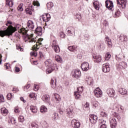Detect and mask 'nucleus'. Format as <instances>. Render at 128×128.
Returning a JSON list of instances; mask_svg holds the SVG:
<instances>
[{"label": "nucleus", "mask_w": 128, "mask_h": 128, "mask_svg": "<svg viewBox=\"0 0 128 128\" xmlns=\"http://www.w3.org/2000/svg\"><path fill=\"white\" fill-rule=\"evenodd\" d=\"M86 80L88 84H90V86H92V82H94V80H92V78L90 76H86Z\"/></svg>", "instance_id": "obj_25"}, {"label": "nucleus", "mask_w": 128, "mask_h": 128, "mask_svg": "<svg viewBox=\"0 0 128 128\" xmlns=\"http://www.w3.org/2000/svg\"><path fill=\"white\" fill-rule=\"evenodd\" d=\"M112 58V56L109 52H107L106 54L105 60H108Z\"/></svg>", "instance_id": "obj_38"}, {"label": "nucleus", "mask_w": 128, "mask_h": 128, "mask_svg": "<svg viewBox=\"0 0 128 128\" xmlns=\"http://www.w3.org/2000/svg\"><path fill=\"white\" fill-rule=\"evenodd\" d=\"M42 126L43 128H48V124L46 122H43V124H42Z\"/></svg>", "instance_id": "obj_49"}, {"label": "nucleus", "mask_w": 128, "mask_h": 128, "mask_svg": "<svg viewBox=\"0 0 128 128\" xmlns=\"http://www.w3.org/2000/svg\"><path fill=\"white\" fill-rule=\"evenodd\" d=\"M68 49L70 52H76L78 50V47L76 46H69L68 48Z\"/></svg>", "instance_id": "obj_23"}, {"label": "nucleus", "mask_w": 128, "mask_h": 128, "mask_svg": "<svg viewBox=\"0 0 128 128\" xmlns=\"http://www.w3.org/2000/svg\"><path fill=\"white\" fill-rule=\"evenodd\" d=\"M106 93L110 98H116V96H116V92L113 88H108L107 89Z\"/></svg>", "instance_id": "obj_5"}, {"label": "nucleus", "mask_w": 128, "mask_h": 128, "mask_svg": "<svg viewBox=\"0 0 128 128\" xmlns=\"http://www.w3.org/2000/svg\"><path fill=\"white\" fill-rule=\"evenodd\" d=\"M118 92L120 94H126V90L124 88H120L118 90Z\"/></svg>", "instance_id": "obj_32"}, {"label": "nucleus", "mask_w": 128, "mask_h": 128, "mask_svg": "<svg viewBox=\"0 0 128 128\" xmlns=\"http://www.w3.org/2000/svg\"><path fill=\"white\" fill-rule=\"evenodd\" d=\"M30 54V56H38V53L36 52H31Z\"/></svg>", "instance_id": "obj_60"}, {"label": "nucleus", "mask_w": 128, "mask_h": 128, "mask_svg": "<svg viewBox=\"0 0 128 128\" xmlns=\"http://www.w3.org/2000/svg\"><path fill=\"white\" fill-rule=\"evenodd\" d=\"M99 48L100 50H104V43H100L99 46Z\"/></svg>", "instance_id": "obj_45"}, {"label": "nucleus", "mask_w": 128, "mask_h": 128, "mask_svg": "<svg viewBox=\"0 0 128 128\" xmlns=\"http://www.w3.org/2000/svg\"><path fill=\"white\" fill-rule=\"evenodd\" d=\"M67 114H68L70 118H72V110L70 109L67 110Z\"/></svg>", "instance_id": "obj_42"}, {"label": "nucleus", "mask_w": 128, "mask_h": 128, "mask_svg": "<svg viewBox=\"0 0 128 128\" xmlns=\"http://www.w3.org/2000/svg\"><path fill=\"white\" fill-rule=\"evenodd\" d=\"M56 62H60V63L62 62V59L60 56H58L56 57Z\"/></svg>", "instance_id": "obj_41"}, {"label": "nucleus", "mask_w": 128, "mask_h": 128, "mask_svg": "<svg viewBox=\"0 0 128 128\" xmlns=\"http://www.w3.org/2000/svg\"><path fill=\"white\" fill-rule=\"evenodd\" d=\"M116 120H118V118L116 117L111 118L110 119V128H116V124H118V122H116Z\"/></svg>", "instance_id": "obj_4"}, {"label": "nucleus", "mask_w": 128, "mask_h": 128, "mask_svg": "<svg viewBox=\"0 0 128 128\" xmlns=\"http://www.w3.org/2000/svg\"><path fill=\"white\" fill-rule=\"evenodd\" d=\"M81 68L84 72H88V70H90V64L85 62L82 64Z\"/></svg>", "instance_id": "obj_7"}, {"label": "nucleus", "mask_w": 128, "mask_h": 128, "mask_svg": "<svg viewBox=\"0 0 128 128\" xmlns=\"http://www.w3.org/2000/svg\"><path fill=\"white\" fill-rule=\"evenodd\" d=\"M94 6L96 10H100V2L96 0L93 2Z\"/></svg>", "instance_id": "obj_27"}, {"label": "nucleus", "mask_w": 128, "mask_h": 128, "mask_svg": "<svg viewBox=\"0 0 128 128\" xmlns=\"http://www.w3.org/2000/svg\"><path fill=\"white\" fill-rule=\"evenodd\" d=\"M124 58V54H119L118 55H116V60H118V62H120Z\"/></svg>", "instance_id": "obj_24"}, {"label": "nucleus", "mask_w": 128, "mask_h": 128, "mask_svg": "<svg viewBox=\"0 0 128 128\" xmlns=\"http://www.w3.org/2000/svg\"><path fill=\"white\" fill-rule=\"evenodd\" d=\"M16 49L20 50V52H22L24 50V48H22L20 45H16Z\"/></svg>", "instance_id": "obj_57"}, {"label": "nucleus", "mask_w": 128, "mask_h": 128, "mask_svg": "<svg viewBox=\"0 0 128 128\" xmlns=\"http://www.w3.org/2000/svg\"><path fill=\"white\" fill-rule=\"evenodd\" d=\"M128 65L126 64V62H120L118 65L117 67L118 68H120V70H125L126 68Z\"/></svg>", "instance_id": "obj_10"}, {"label": "nucleus", "mask_w": 128, "mask_h": 128, "mask_svg": "<svg viewBox=\"0 0 128 128\" xmlns=\"http://www.w3.org/2000/svg\"><path fill=\"white\" fill-rule=\"evenodd\" d=\"M0 111L2 114L4 116H6L8 114V111L5 108H2L0 109Z\"/></svg>", "instance_id": "obj_28"}, {"label": "nucleus", "mask_w": 128, "mask_h": 128, "mask_svg": "<svg viewBox=\"0 0 128 128\" xmlns=\"http://www.w3.org/2000/svg\"><path fill=\"white\" fill-rule=\"evenodd\" d=\"M66 30H67L68 36H74L75 29L74 27H69Z\"/></svg>", "instance_id": "obj_9"}, {"label": "nucleus", "mask_w": 128, "mask_h": 128, "mask_svg": "<svg viewBox=\"0 0 128 128\" xmlns=\"http://www.w3.org/2000/svg\"><path fill=\"white\" fill-rule=\"evenodd\" d=\"M30 110L33 114H36L38 112V108H36V106H30Z\"/></svg>", "instance_id": "obj_29"}, {"label": "nucleus", "mask_w": 128, "mask_h": 128, "mask_svg": "<svg viewBox=\"0 0 128 128\" xmlns=\"http://www.w3.org/2000/svg\"><path fill=\"white\" fill-rule=\"evenodd\" d=\"M26 40H28L29 42H36V39L32 38V35L26 34L24 36Z\"/></svg>", "instance_id": "obj_11"}, {"label": "nucleus", "mask_w": 128, "mask_h": 128, "mask_svg": "<svg viewBox=\"0 0 128 128\" xmlns=\"http://www.w3.org/2000/svg\"><path fill=\"white\" fill-rule=\"evenodd\" d=\"M14 112H20V110H18V108L16 107L14 110Z\"/></svg>", "instance_id": "obj_63"}, {"label": "nucleus", "mask_w": 128, "mask_h": 128, "mask_svg": "<svg viewBox=\"0 0 128 128\" xmlns=\"http://www.w3.org/2000/svg\"><path fill=\"white\" fill-rule=\"evenodd\" d=\"M44 38H38V42H36V44L32 46V50H35L36 52L40 48V46H42V44L40 42H42Z\"/></svg>", "instance_id": "obj_2"}, {"label": "nucleus", "mask_w": 128, "mask_h": 128, "mask_svg": "<svg viewBox=\"0 0 128 128\" xmlns=\"http://www.w3.org/2000/svg\"><path fill=\"white\" fill-rule=\"evenodd\" d=\"M34 6H31L30 7L26 8L25 10L26 14L32 16V12H34V8H32Z\"/></svg>", "instance_id": "obj_20"}, {"label": "nucleus", "mask_w": 128, "mask_h": 128, "mask_svg": "<svg viewBox=\"0 0 128 128\" xmlns=\"http://www.w3.org/2000/svg\"><path fill=\"white\" fill-rule=\"evenodd\" d=\"M58 118V114L54 112L52 114V120H56Z\"/></svg>", "instance_id": "obj_33"}, {"label": "nucleus", "mask_w": 128, "mask_h": 128, "mask_svg": "<svg viewBox=\"0 0 128 128\" xmlns=\"http://www.w3.org/2000/svg\"><path fill=\"white\" fill-rule=\"evenodd\" d=\"M106 44H108V48H112V40L106 36L105 38Z\"/></svg>", "instance_id": "obj_21"}, {"label": "nucleus", "mask_w": 128, "mask_h": 128, "mask_svg": "<svg viewBox=\"0 0 128 128\" xmlns=\"http://www.w3.org/2000/svg\"><path fill=\"white\" fill-rule=\"evenodd\" d=\"M45 16H46L48 18V20L50 21V14H45Z\"/></svg>", "instance_id": "obj_61"}, {"label": "nucleus", "mask_w": 128, "mask_h": 128, "mask_svg": "<svg viewBox=\"0 0 128 128\" xmlns=\"http://www.w3.org/2000/svg\"><path fill=\"white\" fill-rule=\"evenodd\" d=\"M56 66H48V68L46 69V72L47 74H51V72H54V68H56Z\"/></svg>", "instance_id": "obj_26"}, {"label": "nucleus", "mask_w": 128, "mask_h": 128, "mask_svg": "<svg viewBox=\"0 0 128 128\" xmlns=\"http://www.w3.org/2000/svg\"><path fill=\"white\" fill-rule=\"evenodd\" d=\"M27 26L28 28L30 30H34V24L32 20H28L27 22Z\"/></svg>", "instance_id": "obj_18"}, {"label": "nucleus", "mask_w": 128, "mask_h": 128, "mask_svg": "<svg viewBox=\"0 0 128 128\" xmlns=\"http://www.w3.org/2000/svg\"><path fill=\"white\" fill-rule=\"evenodd\" d=\"M92 104H93V106H94V108H98V102L95 101V102H93Z\"/></svg>", "instance_id": "obj_48"}, {"label": "nucleus", "mask_w": 128, "mask_h": 128, "mask_svg": "<svg viewBox=\"0 0 128 128\" xmlns=\"http://www.w3.org/2000/svg\"><path fill=\"white\" fill-rule=\"evenodd\" d=\"M110 70L108 64L106 63L104 64L102 66V71L104 72H108Z\"/></svg>", "instance_id": "obj_12"}, {"label": "nucleus", "mask_w": 128, "mask_h": 128, "mask_svg": "<svg viewBox=\"0 0 128 128\" xmlns=\"http://www.w3.org/2000/svg\"><path fill=\"white\" fill-rule=\"evenodd\" d=\"M105 6L106 8L112 11V8H114V2L110 0H106L105 2Z\"/></svg>", "instance_id": "obj_3"}, {"label": "nucleus", "mask_w": 128, "mask_h": 128, "mask_svg": "<svg viewBox=\"0 0 128 128\" xmlns=\"http://www.w3.org/2000/svg\"><path fill=\"white\" fill-rule=\"evenodd\" d=\"M48 110V108L46 106H42L40 107V112H42V114H44V112H46Z\"/></svg>", "instance_id": "obj_34"}, {"label": "nucleus", "mask_w": 128, "mask_h": 128, "mask_svg": "<svg viewBox=\"0 0 128 128\" xmlns=\"http://www.w3.org/2000/svg\"><path fill=\"white\" fill-rule=\"evenodd\" d=\"M93 58L95 62H102V56L100 55L93 54Z\"/></svg>", "instance_id": "obj_16"}, {"label": "nucleus", "mask_w": 128, "mask_h": 128, "mask_svg": "<svg viewBox=\"0 0 128 128\" xmlns=\"http://www.w3.org/2000/svg\"><path fill=\"white\" fill-rule=\"evenodd\" d=\"M98 122L100 124V128H108V123L106 121L104 120V119H100L98 120Z\"/></svg>", "instance_id": "obj_8"}, {"label": "nucleus", "mask_w": 128, "mask_h": 128, "mask_svg": "<svg viewBox=\"0 0 128 128\" xmlns=\"http://www.w3.org/2000/svg\"><path fill=\"white\" fill-rule=\"evenodd\" d=\"M82 92H84V86H81L78 87L77 88V92H78L80 94H82Z\"/></svg>", "instance_id": "obj_40"}, {"label": "nucleus", "mask_w": 128, "mask_h": 128, "mask_svg": "<svg viewBox=\"0 0 128 128\" xmlns=\"http://www.w3.org/2000/svg\"><path fill=\"white\" fill-rule=\"evenodd\" d=\"M30 128H38V125L36 123L32 124Z\"/></svg>", "instance_id": "obj_47"}, {"label": "nucleus", "mask_w": 128, "mask_h": 128, "mask_svg": "<svg viewBox=\"0 0 128 128\" xmlns=\"http://www.w3.org/2000/svg\"><path fill=\"white\" fill-rule=\"evenodd\" d=\"M84 40H90V35L85 34L84 36Z\"/></svg>", "instance_id": "obj_59"}, {"label": "nucleus", "mask_w": 128, "mask_h": 128, "mask_svg": "<svg viewBox=\"0 0 128 128\" xmlns=\"http://www.w3.org/2000/svg\"><path fill=\"white\" fill-rule=\"evenodd\" d=\"M74 96H75L76 98V100H78V98H80L81 96L80 93V92H74Z\"/></svg>", "instance_id": "obj_39"}, {"label": "nucleus", "mask_w": 128, "mask_h": 128, "mask_svg": "<svg viewBox=\"0 0 128 128\" xmlns=\"http://www.w3.org/2000/svg\"><path fill=\"white\" fill-rule=\"evenodd\" d=\"M94 94L96 98H101V96H102V92L98 88L96 89Z\"/></svg>", "instance_id": "obj_14"}, {"label": "nucleus", "mask_w": 128, "mask_h": 128, "mask_svg": "<svg viewBox=\"0 0 128 128\" xmlns=\"http://www.w3.org/2000/svg\"><path fill=\"white\" fill-rule=\"evenodd\" d=\"M39 55H40V58H39V60H42V58H44V54H42V52H39Z\"/></svg>", "instance_id": "obj_56"}, {"label": "nucleus", "mask_w": 128, "mask_h": 128, "mask_svg": "<svg viewBox=\"0 0 128 128\" xmlns=\"http://www.w3.org/2000/svg\"><path fill=\"white\" fill-rule=\"evenodd\" d=\"M18 118L20 122H24V116H20Z\"/></svg>", "instance_id": "obj_46"}, {"label": "nucleus", "mask_w": 128, "mask_h": 128, "mask_svg": "<svg viewBox=\"0 0 128 128\" xmlns=\"http://www.w3.org/2000/svg\"><path fill=\"white\" fill-rule=\"evenodd\" d=\"M6 4H8L9 6L12 8V6H14V2H12V0H6Z\"/></svg>", "instance_id": "obj_37"}, {"label": "nucleus", "mask_w": 128, "mask_h": 128, "mask_svg": "<svg viewBox=\"0 0 128 128\" xmlns=\"http://www.w3.org/2000/svg\"><path fill=\"white\" fill-rule=\"evenodd\" d=\"M7 98L8 100H10V99L12 98V94L8 93L7 95Z\"/></svg>", "instance_id": "obj_52"}, {"label": "nucleus", "mask_w": 128, "mask_h": 128, "mask_svg": "<svg viewBox=\"0 0 128 128\" xmlns=\"http://www.w3.org/2000/svg\"><path fill=\"white\" fill-rule=\"evenodd\" d=\"M50 86L52 88H56V78L51 79Z\"/></svg>", "instance_id": "obj_19"}, {"label": "nucleus", "mask_w": 128, "mask_h": 128, "mask_svg": "<svg viewBox=\"0 0 128 128\" xmlns=\"http://www.w3.org/2000/svg\"><path fill=\"white\" fill-rule=\"evenodd\" d=\"M15 71L16 72H20V68L18 67H16Z\"/></svg>", "instance_id": "obj_64"}, {"label": "nucleus", "mask_w": 128, "mask_h": 128, "mask_svg": "<svg viewBox=\"0 0 128 128\" xmlns=\"http://www.w3.org/2000/svg\"><path fill=\"white\" fill-rule=\"evenodd\" d=\"M100 116H102V118H106V116H108V114H106V113L105 112H101L100 113Z\"/></svg>", "instance_id": "obj_50"}, {"label": "nucleus", "mask_w": 128, "mask_h": 128, "mask_svg": "<svg viewBox=\"0 0 128 128\" xmlns=\"http://www.w3.org/2000/svg\"><path fill=\"white\" fill-rule=\"evenodd\" d=\"M22 6H23V4H20L18 7V10L19 11V12H22L24 10V8H22Z\"/></svg>", "instance_id": "obj_43"}, {"label": "nucleus", "mask_w": 128, "mask_h": 128, "mask_svg": "<svg viewBox=\"0 0 128 128\" xmlns=\"http://www.w3.org/2000/svg\"><path fill=\"white\" fill-rule=\"evenodd\" d=\"M34 34H36L38 36H42V26H38L35 30Z\"/></svg>", "instance_id": "obj_17"}, {"label": "nucleus", "mask_w": 128, "mask_h": 128, "mask_svg": "<svg viewBox=\"0 0 128 128\" xmlns=\"http://www.w3.org/2000/svg\"><path fill=\"white\" fill-rule=\"evenodd\" d=\"M46 6L48 10H52L54 8V3L52 2H49L47 3Z\"/></svg>", "instance_id": "obj_35"}, {"label": "nucleus", "mask_w": 128, "mask_h": 128, "mask_svg": "<svg viewBox=\"0 0 128 128\" xmlns=\"http://www.w3.org/2000/svg\"><path fill=\"white\" fill-rule=\"evenodd\" d=\"M4 102V96L0 94V102Z\"/></svg>", "instance_id": "obj_53"}, {"label": "nucleus", "mask_w": 128, "mask_h": 128, "mask_svg": "<svg viewBox=\"0 0 128 128\" xmlns=\"http://www.w3.org/2000/svg\"><path fill=\"white\" fill-rule=\"evenodd\" d=\"M120 40L121 42H126L128 40V38L126 36L121 34L120 36Z\"/></svg>", "instance_id": "obj_30"}, {"label": "nucleus", "mask_w": 128, "mask_h": 128, "mask_svg": "<svg viewBox=\"0 0 128 128\" xmlns=\"http://www.w3.org/2000/svg\"><path fill=\"white\" fill-rule=\"evenodd\" d=\"M72 126L74 128H78L80 126V123L76 120H73L72 121Z\"/></svg>", "instance_id": "obj_13"}, {"label": "nucleus", "mask_w": 128, "mask_h": 128, "mask_svg": "<svg viewBox=\"0 0 128 128\" xmlns=\"http://www.w3.org/2000/svg\"><path fill=\"white\" fill-rule=\"evenodd\" d=\"M12 24V22L10 20H8L6 22V26L8 28H5V30L0 31V36L1 38H4L6 36L10 38V36H12V34L16 30V28L14 27Z\"/></svg>", "instance_id": "obj_1"}, {"label": "nucleus", "mask_w": 128, "mask_h": 128, "mask_svg": "<svg viewBox=\"0 0 128 128\" xmlns=\"http://www.w3.org/2000/svg\"><path fill=\"white\" fill-rule=\"evenodd\" d=\"M36 94L34 93H30L29 94V97L30 98H35Z\"/></svg>", "instance_id": "obj_54"}, {"label": "nucleus", "mask_w": 128, "mask_h": 128, "mask_svg": "<svg viewBox=\"0 0 128 128\" xmlns=\"http://www.w3.org/2000/svg\"><path fill=\"white\" fill-rule=\"evenodd\" d=\"M34 90L36 92L37 90H38L39 86L38 85H34Z\"/></svg>", "instance_id": "obj_58"}, {"label": "nucleus", "mask_w": 128, "mask_h": 128, "mask_svg": "<svg viewBox=\"0 0 128 128\" xmlns=\"http://www.w3.org/2000/svg\"><path fill=\"white\" fill-rule=\"evenodd\" d=\"M103 24H104V26H108V22L106 20H104V21Z\"/></svg>", "instance_id": "obj_62"}, {"label": "nucleus", "mask_w": 128, "mask_h": 128, "mask_svg": "<svg viewBox=\"0 0 128 128\" xmlns=\"http://www.w3.org/2000/svg\"><path fill=\"white\" fill-rule=\"evenodd\" d=\"M72 72L74 74L73 76L75 78H79L80 76V74H82L79 69L75 70Z\"/></svg>", "instance_id": "obj_15"}, {"label": "nucleus", "mask_w": 128, "mask_h": 128, "mask_svg": "<svg viewBox=\"0 0 128 128\" xmlns=\"http://www.w3.org/2000/svg\"><path fill=\"white\" fill-rule=\"evenodd\" d=\"M42 100L46 102H48L50 100V96L48 95H44L42 98Z\"/></svg>", "instance_id": "obj_31"}, {"label": "nucleus", "mask_w": 128, "mask_h": 128, "mask_svg": "<svg viewBox=\"0 0 128 128\" xmlns=\"http://www.w3.org/2000/svg\"><path fill=\"white\" fill-rule=\"evenodd\" d=\"M60 38H66V35L64 32H60Z\"/></svg>", "instance_id": "obj_55"}, {"label": "nucleus", "mask_w": 128, "mask_h": 128, "mask_svg": "<svg viewBox=\"0 0 128 128\" xmlns=\"http://www.w3.org/2000/svg\"><path fill=\"white\" fill-rule=\"evenodd\" d=\"M89 120L91 124H96L98 122V116L94 114H90Z\"/></svg>", "instance_id": "obj_6"}, {"label": "nucleus", "mask_w": 128, "mask_h": 128, "mask_svg": "<svg viewBox=\"0 0 128 128\" xmlns=\"http://www.w3.org/2000/svg\"><path fill=\"white\" fill-rule=\"evenodd\" d=\"M120 14V10H117L115 12L114 16H116V18H118Z\"/></svg>", "instance_id": "obj_51"}, {"label": "nucleus", "mask_w": 128, "mask_h": 128, "mask_svg": "<svg viewBox=\"0 0 128 128\" xmlns=\"http://www.w3.org/2000/svg\"><path fill=\"white\" fill-rule=\"evenodd\" d=\"M42 18L44 20V22H48L49 21V20H48V18L46 17V15H42Z\"/></svg>", "instance_id": "obj_44"}, {"label": "nucleus", "mask_w": 128, "mask_h": 128, "mask_svg": "<svg viewBox=\"0 0 128 128\" xmlns=\"http://www.w3.org/2000/svg\"><path fill=\"white\" fill-rule=\"evenodd\" d=\"M52 48L55 52H60V46H58V45H56L55 46H52Z\"/></svg>", "instance_id": "obj_36"}, {"label": "nucleus", "mask_w": 128, "mask_h": 128, "mask_svg": "<svg viewBox=\"0 0 128 128\" xmlns=\"http://www.w3.org/2000/svg\"><path fill=\"white\" fill-rule=\"evenodd\" d=\"M44 64L46 66H56V65L54 64L52 62V60H47L44 62Z\"/></svg>", "instance_id": "obj_22"}]
</instances>
